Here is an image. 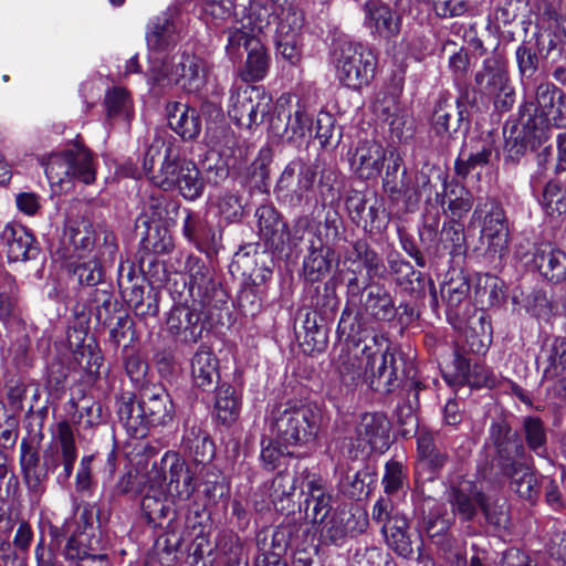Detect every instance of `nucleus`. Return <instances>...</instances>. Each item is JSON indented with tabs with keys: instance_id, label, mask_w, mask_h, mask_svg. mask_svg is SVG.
<instances>
[{
	"instance_id": "f257e3e1",
	"label": "nucleus",
	"mask_w": 566,
	"mask_h": 566,
	"mask_svg": "<svg viewBox=\"0 0 566 566\" xmlns=\"http://www.w3.org/2000/svg\"><path fill=\"white\" fill-rule=\"evenodd\" d=\"M345 344L334 360L338 396L368 384L376 391L389 392L398 379L396 349L381 333L367 329L361 321L344 310L337 327Z\"/></svg>"
},
{
	"instance_id": "f03ea898",
	"label": "nucleus",
	"mask_w": 566,
	"mask_h": 566,
	"mask_svg": "<svg viewBox=\"0 0 566 566\" xmlns=\"http://www.w3.org/2000/svg\"><path fill=\"white\" fill-rule=\"evenodd\" d=\"M185 271V287L189 298L185 297L171 307L166 318V331L175 342L195 344L207 329L208 314L205 307L213 298L217 283L212 271L199 256L188 255Z\"/></svg>"
},
{
	"instance_id": "7ed1b4c3",
	"label": "nucleus",
	"mask_w": 566,
	"mask_h": 566,
	"mask_svg": "<svg viewBox=\"0 0 566 566\" xmlns=\"http://www.w3.org/2000/svg\"><path fill=\"white\" fill-rule=\"evenodd\" d=\"M489 438L496 452L497 467L511 480V489L520 497L535 501L539 489L531 469L533 459L526 451V447L504 420L492 422Z\"/></svg>"
},
{
	"instance_id": "20e7f679",
	"label": "nucleus",
	"mask_w": 566,
	"mask_h": 566,
	"mask_svg": "<svg viewBox=\"0 0 566 566\" xmlns=\"http://www.w3.org/2000/svg\"><path fill=\"white\" fill-rule=\"evenodd\" d=\"M321 420L322 411L316 405L286 401L271 410L269 426L277 442L287 448L313 441Z\"/></svg>"
},
{
	"instance_id": "39448f33",
	"label": "nucleus",
	"mask_w": 566,
	"mask_h": 566,
	"mask_svg": "<svg viewBox=\"0 0 566 566\" xmlns=\"http://www.w3.org/2000/svg\"><path fill=\"white\" fill-rule=\"evenodd\" d=\"M206 76L205 61L184 51L165 60H154L147 73V84L150 90L179 86L188 93H197L203 87Z\"/></svg>"
},
{
	"instance_id": "423d86ee",
	"label": "nucleus",
	"mask_w": 566,
	"mask_h": 566,
	"mask_svg": "<svg viewBox=\"0 0 566 566\" xmlns=\"http://www.w3.org/2000/svg\"><path fill=\"white\" fill-rule=\"evenodd\" d=\"M46 178L52 187L67 191L73 181L90 185L96 178V164L92 151L78 140L42 159Z\"/></svg>"
},
{
	"instance_id": "0eeeda50",
	"label": "nucleus",
	"mask_w": 566,
	"mask_h": 566,
	"mask_svg": "<svg viewBox=\"0 0 566 566\" xmlns=\"http://www.w3.org/2000/svg\"><path fill=\"white\" fill-rule=\"evenodd\" d=\"M75 528L64 548V557L70 566H109L106 554L102 549L98 521L93 509L84 507L73 523L66 522V532Z\"/></svg>"
},
{
	"instance_id": "6e6552de",
	"label": "nucleus",
	"mask_w": 566,
	"mask_h": 566,
	"mask_svg": "<svg viewBox=\"0 0 566 566\" xmlns=\"http://www.w3.org/2000/svg\"><path fill=\"white\" fill-rule=\"evenodd\" d=\"M193 161L179 157L178 149L171 143L155 138L148 146L144 159L143 171L150 182L164 191H177L190 170Z\"/></svg>"
},
{
	"instance_id": "1a4fd4ad",
	"label": "nucleus",
	"mask_w": 566,
	"mask_h": 566,
	"mask_svg": "<svg viewBox=\"0 0 566 566\" xmlns=\"http://www.w3.org/2000/svg\"><path fill=\"white\" fill-rule=\"evenodd\" d=\"M332 59L337 78L349 88L359 90L375 76L377 56L367 44L339 40L334 45Z\"/></svg>"
},
{
	"instance_id": "9d476101",
	"label": "nucleus",
	"mask_w": 566,
	"mask_h": 566,
	"mask_svg": "<svg viewBox=\"0 0 566 566\" xmlns=\"http://www.w3.org/2000/svg\"><path fill=\"white\" fill-rule=\"evenodd\" d=\"M272 97L262 86L240 85L230 90L228 115L240 128L260 126L270 115Z\"/></svg>"
},
{
	"instance_id": "9b49d317",
	"label": "nucleus",
	"mask_w": 566,
	"mask_h": 566,
	"mask_svg": "<svg viewBox=\"0 0 566 566\" xmlns=\"http://www.w3.org/2000/svg\"><path fill=\"white\" fill-rule=\"evenodd\" d=\"M315 168L302 160L289 163L282 171L274 192L277 199L290 207H313L315 198Z\"/></svg>"
},
{
	"instance_id": "f8f14e48",
	"label": "nucleus",
	"mask_w": 566,
	"mask_h": 566,
	"mask_svg": "<svg viewBox=\"0 0 566 566\" xmlns=\"http://www.w3.org/2000/svg\"><path fill=\"white\" fill-rule=\"evenodd\" d=\"M166 473H168L169 479L167 495L174 501H188L196 490V483L186 460L178 453L168 451L159 462L153 464L148 476L151 482L157 483L158 488H163L167 479Z\"/></svg>"
},
{
	"instance_id": "ddd939ff",
	"label": "nucleus",
	"mask_w": 566,
	"mask_h": 566,
	"mask_svg": "<svg viewBox=\"0 0 566 566\" xmlns=\"http://www.w3.org/2000/svg\"><path fill=\"white\" fill-rule=\"evenodd\" d=\"M42 459L45 474L55 471L60 465L63 467L56 475V483L60 485L66 484L77 459L74 432L66 421L57 423L51 442L43 451Z\"/></svg>"
},
{
	"instance_id": "4468645a",
	"label": "nucleus",
	"mask_w": 566,
	"mask_h": 566,
	"mask_svg": "<svg viewBox=\"0 0 566 566\" xmlns=\"http://www.w3.org/2000/svg\"><path fill=\"white\" fill-rule=\"evenodd\" d=\"M303 23L298 9L292 6L281 9L274 34L276 55L293 66H297L303 56Z\"/></svg>"
},
{
	"instance_id": "2eb2a0df",
	"label": "nucleus",
	"mask_w": 566,
	"mask_h": 566,
	"mask_svg": "<svg viewBox=\"0 0 566 566\" xmlns=\"http://www.w3.org/2000/svg\"><path fill=\"white\" fill-rule=\"evenodd\" d=\"M473 217L482 221L481 240L486 253L502 259L509 249V228L502 207L492 199L479 201Z\"/></svg>"
},
{
	"instance_id": "dca6fc26",
	"label": "nucleus",
	"mask_w": 566,
	"mask_h": 566,
	"mask_svg": "<svg viewBox=\"0 0 566 566\" xmlns=\"http://www.w3.org/2000/svg\"><path fill=\"white\" fill-rule=\"evenodd\" d=\"M182 20L177 7H170L154 18L147 25L146 42L149 50V64L154 60H165L178 43Z\"/></svg>"
},
{
	"instance_id": "f3484780",
	"label": "nucleus",
	"mask_w": 566,
	"mask_h": 566,
	"mask_svg": "<svg viewBox=\"0 0 566 566\" xmlns=\"http://www.w3.org/2000/svg\"><path fill=\"white\" fill-rule=\"evenodd\" d=\"M479 92L493 101L496 109L509 111L515 102V93L507 73L502 64L495 60H485L483 67L475 75Z\"/></svg>"
},
{
	"instance_id": "a211bd4d",
	"label": "nucleus",
	"mask_w": 566,
	"mask_h": 566,
	"mask_svg": "<svg viewBox=\"0 0 566 566\" xmlns=\"http://www.w3.org/2000/svg\"><path fill=\"white\" fill-rule=\"evenodd\" d=\"M506 158L517 161L527 148L535 149L547 139V133L538 127L531 114H522L520 123L504 128Z\"/></svg>"
},
{
	"instance_id": "6ab92c4d",
	"label": "nucleus",
	"mask_w": 566,
	"mask_h": 566,
	"mask_svg": "<svg viewBox=\"0 0 566 566\" xmlns=\"http://www.w3.org/2000/svg\"><path fill=\"white\" fill-rule=\"evenodd\" d=\"M321 523V537L335 546H343L349 538L365 532L368 520L364 512L335 511Z\"/></svg>"
},
{
	"instance_id": "aec40b11",
	"label": "nucleus",
	"mask_w": 566,
	"mask_h": 566,
	"mask_svg": "<svg viewBox=\"0 0 566 566\" xmlns=\"http://www.w3.org/2000/svg\"><path fill=\"white\" fill-rule=\"evenodd\" d=\"M515 254L525 264H533L549 282L558 283L566 279V254L549 242L535 245L531 254L524 253L521 248Z\"/></svg>"
},
{
	"instance_id": "412c9836",
	"label": "nucleus",
	"mask_w": 566,
	"mask_h": 566,
	"mask_svg": "<svg viewBox=\"0 0 566 566\" xmlns=\"http://www.w3.org/2000/svg\"><path fill=\"white\" fill-rule=\"evenodd\" d=\"M363 13V24L371 35L390 39L400 32L401 19L385 1L367 0Z\"/></svg>"
},
{
	"instance_id": "4be33fe9",
	"label": "nucleus",
	"mask_w": 566,
	"mask_h": 566,
	"mask_svg": "<svg viewBox=\"0 0 566 566\" xmlns=\"http://www.w3.org/2000/svg\"><path fill=\"white\" fill-rule=\"evenodd\" d=\"M0 239L7 245V255L11 262L34 260L39 254L35 238L21 224L7 223L1 230Z\"/></svg>"
},
{
	"instance_id": "5701e85b",
	"label": "nucleus",
	"mask_w": 566,
	"mask_h": 566,
	"mask_svg": "<svg viewBox=\"0 0 566 566\" xmlns=\"http://www.w3.org/2000/svg\"><path fill=\"white\" fill-rule=\"evenodd\" d=\"M484 494L478 490L470 480H461L451 484L448 492V501L452 506V515H458L462 521H471L478 514L485 501Z\"/></svg>"
},
{
	"instance_id": "b1692460",
	"label": "nucleus",
	"mask_w": 566,
	"mask_h": 566,
	"mask_svg": "<svg viewBox=\"0 0 566 566\" xmlns=\"http://www.w3.org/2000/svg\"><path fill=\"white\" fill-rule=\"evenodd\" d=\"M106 123L112 127L128 130L135 117L134 101L130 93L122 87L114 86L106 91L104 97Z\"/></svg>"
},
{
	"instance_id": "393cba45",
	"label": "nucleus",
	"mask_w": 566,
	"mask_h": 566,
	"mask_svg": "<svg viewBox=\"0 0 566 566\" xmlns=\"http://www.w3.org/2000/svg\"><path fill=\"white\" fill-rule=\"evenodd\" d=\"M139 401L150 427L165 426L172 420V401L161 385L144 388Z\"/></svg>"
},
{
	"instance_id": "a878e982",
	"label": "nucleus",
	"mask_w": 566,
	"mask_h": 566,
	"mask_svg": "<svg viewBox=\"0 0 566 566\" xmlns=\"http://www.w3.org/2000/svg\"><path fill=\"white\" fill-rule=\"evenodd\" d=\"M302 493L306 495V510H312L311 516L314 522H324L332 515V495L319 475L307 473L302 483Z\"/></svg>"
},
{
	"instance_id": "bb28decb",
	"label": "nucleus",
	"mask_w": 566,
	"mask_h": 566,
	"mask_svg": "<svg viewBox=\"0 0 566 566\" xmlns=\"http://www.w3.org/2000/svg\"><path fill=\"white\" fill-rule=\"evenodd\" d=\"M169 127L184 140H191L201 132V118L196 108L180 103L169 102L166 106Z\"/></svg>"
},
{
	"instance_id": "cd10ccee",
	"label": "nucleus",
	"mask_w": 566,
	"mask_h": 566,
	"mask_svg": "<svg viewBox=\"0 0 566 566\" xmlns=\"http://www.w3.org/2000/svg\"><path fill=\"white\" fill-rule=\"evenodd\" d=\"M64 243L73 248V258L92 254L95 245V230L86 217H69L64 224Z\"/></svg>"
},
{
	"instance_id": "c85d7f7f",
	"label": "nucleus",
	"mask_w": 566,
	"mask_h": 566,
	"mask_svg": "<svg viewBox=\"0 0 566 566\" xmlns=\"http://www.w3.org/2000/svg\"><path fill=\"white\" fill-rule=\"evenodd\" d=\"M356 434L369 446L370 450L384 452L389 447V422L382 413H364L356 428Z\"/></svg>"
},
{
	"instance_id": "c756f323",
	"label": "nucleus",
	"mask_w": 566,
	"mask_h": 566,
	"mask_svg": "<svg viewBox=\"0 0 566 566\" xmlns=\"http://www.w3.org/2000/svg\"><path fill=\"white\" fill-rule=\"evenodd\" d=\"M386 149L381 144L370 140L361 143L353 157L352 166L363 179H374L379 176L386 159Z\"/></svg>"
},
{
	"instance_id": "7c9ffc66",
	"label": "nucleus",
	"mask_w": 566,
	"mask_h": 566,
	"mask_svg": "<svg viewBox=\"0 0 566 566\" xmlns=\"http://www.w3.org/2000/svg\"><path fill=\"white\" fill-rule=\"evenodd\" d=\"M182 234L199 251L208 252L218 244V234L214 228L198 212H192L189 209H186Z\"/></svg>"
},
{
	"instance_id": "2f4dec72",
	"label": "nucleus",
	"mask_w": 566,
	"mask_h": 566,
	"mask_svg": "<svg viewBox=\"0 0 566 566\" xmlns=\"http://www.w3.org/2000/svg\"><path fill=\"white\" fill-rule=\"evenodd\" d=\"M453 523V515L448 512L446 504L433 499L423 503L421 530L434 541L441 543Z\"/></svg>"
},
{
	"instance_id": "473e14b6",
	"label": "nucleus",
	"mask_w": 566,
	"mask_h": 566,
	"mask_svg": "<svg viewBox=\"0 0 566 566\" xmlns=\"http://www.w3.org/2000/svg\"><path fill=\"white\" fill-rule=\"evenodd\" d=\"M0 322L10 329L20 323L18 289L12 275L0 269Z\"/></svg>"
},
{
	"instance_id": "72a5a7b5",
	"label": "nucleus",
	"mask_w": 566,
	"mask_h": 566,
	"mask_svg": "<svg viewBox=\"0 0 566 566\" xmlns=\"http://www.w3.org/2000/svg\"><path fill=\"white\" fill-rule=\"evenodd\" d=\"M118 417L127 432L135 437H144L150 427L144 408L133 395H123L118 400Z\"/></svg>"
},
{
	"instance_id": "f704fd0d",
	"label": "nucleus",
	"mask_w": 566,
	"mask_h": 566,
	"mask_svg": "<svg viewBox=\"0 0 566 566\" xmlns=\"http://www.w3.org/2000/svg\"><path fill=\"white\" fill-rule=\"evenodd\" d=\"M259 235L266 244L279 247L283 243L286 224L277 210L271 205H263L255 211Z\"/></svg>"
},
{
	"instance_id": "c9c22d12",
	"label": "nucleus",
	"mask_w": 566,
	"mask_h": 566,
	"mask_svg": "<svg viewBox=\"0 0 566 566\" xmlns=\"http://www.w3.org/2000/svg\"><path fill=\"white\" fill-rule=\"evenodd\" d=\"M317 240L308 245V254L303 261L304 276L310 282H318L324 279L332 269L333 251L323 242L316 244Z\"/></svg>"
},
{
	"instance_id": "e433bc0d",
	"label": "nucleus",
	"mask_w": 566,
	"mask_h": 566,
	"mask_svg": "<svg viewBox=\"0 0 566 566\" xmlns=\"http://www.w3.org/2000/svg\"><path fill=\"white\" fill-rule=\"evenodd\" d=\"M191 375L196 386L208 389L219 378L218 358L208 347H200L191 360Z\"/></svg>"
},
{
	"instance_id": "4c0bfd02",
	"label": "nucleus",
	"mask_w": 566,
	"mask_h": 566,
	"mask_svg": "<svg viewBox=\"0 0 566 566\" xmlns=\"http://www.w3.org/2000/svg\"><path fill=\"white\" fill-rule=\"evenodd\" d=\"M69 272L80 285L96 286L104 280L102 261L96 253L78 254L67 264Z\"/></svg>"
},
{
	"instance_id": "58836bf2",
	"label": "nucleus",
	"mask_w": 566,
	"mask_h": 566,
	"mask_svg": "<svg viewBox=\"0 0 566 566\" xmlns=\"http://www.w3.org/2000/svg\"><path fill=\"white\" fill-rule=\"evenodd\" d=\"M437 201L442 206L447 203L452 219H461L465 216L473 205L472 195L461 184L457 181H444L443 193H437Z\"/></svg>"
},
{
	"instance_id": "ea45409f",
	"label": "nucleus",
	"mask_w": 566,
	"mask_h": 566,
	"mask_svg": "<svg viewBox=\"0 0 566 566\" xmlns=\"http://www.w3.org/2000/svg\"><path fill=\"white\" fill-rule=\"evenodd\" d=\"M366 312L377 321L390 322L397 315V307L390 293L380 285L369 286L364 302Z\"/></svg>"
},
{
	"instance_id": "a19ab883",
	"label": "nucleus",
	"mask_w": 566,
	"mask_h": 566,
	"mask_svg": "<svg viewBox=\"0 0 566 566\" xmlns=\"http://www.w3.org/2000/svg\"><path fill=\"white\" fill-rule=\"evenodd\" d=\"M140 507L147 523L154 526L160 525L161 521L167 517L170 509L163 488H158L156 482H151L148 475L147 490L143 496Z\"/></svg>"
},
{
	"instance_id": "79ce46f5",
	"label": "nucleus",
	"mask_w": 566,
	"mask_h": 566,
	"mask_svg": "<svg viewBox=\"0 0 566 566\" xmlns=\"http://www.w3.org/2000/svg\"><path fill=\"white\" fill-rule=\"evenodd\" d=\"M276 14V2L271 0H253L250 4L249 13L244 21L241 22L242 28L254 33L258 38L259 33L265 31L272 21L279 22Z\"/></svg>"
},
{
	"instance_id": "37998d69",
	"label": "nucleus",
	"mask_w": 566,
	"mask_h": 566,
	"mask_svg": "<svg viewBox=\"0 0 566 566\" xmlns=\"http://www.w3.org/2000/svg\"><path fill=\"white\" fill-rule=\"evenodd\" d=\"M408 521L405 516L392 515L387 523L382 525V533L387 545L402 557H409L412 554L410 537L407 533Z\"/></svg>"
},
{
	"instance_id": "c03bdc74",
	"label": "nucleus",
	"mask_w": 566,
	"mask_h": 566,
	"mask_svg": "<svg viewBox=\"0 0 566 566\" xmlns=\"http://www.w3.org/2000/svg\"><path fill=\"white\" fill-rule=\"evenodd\" d=\"M521 433L530 451L538 457L547 453V429L536 416H525L521 420Z\"/></svg>"
},
{
	"instance_id": "a18cd8bd",
	"label": "nucleus",
	"mask_w": 566,
	"mask_h": 566,
	"mask_svg": "<svg viewBox=\"0 0 566 566\" xmlns=\"http://www.w3.org/2000/svg\"><path fill=\"white\" fill-rule=\"evenodd\" d=\"M442 300L447 303L448 314H460L462 305L469 303L470 283L461 274L450 277L440 287Z\"/></svg>"
},
{
	"instance_id": "49530a36",
	"label": "nucleus",
	"mask_w": 566,
	"mask_h": 566,
	"mask_svg": "<svg viewBox=\"0 0 566 566\" xmlns=\"http://www.w3.org/2000/svg\"><path fill=\"white\" fill-rule=\"evenodd\" d=\"M565 97L564 93L552 83H542L536 88V103L525 104L521 108V115H532L536 122Z\"/></svg>"
},
{
	"instance_id": "de8ad7c7",
	"label": "nucleus",
	"mask_w": 566,
	"mask_h": 566,
	"mask_svg": "<svg viewBox=\"0 0 566 566\" xmlns=\"http://www.w3.org/2000/svg\"><path fill=\"white\" fill-rule=\"evenodd\" d=\"M241 399L234 387L231 385H221L216 395V412L218 419L226 424L232 423L239 416Z\"/></svg>"
},
{
	"instance_id": "09e8293b",
	"label": "nucleus",
	"mask_w": 566,
	"mask_h": 566,
	"mask_svg": "<svg viewBox=\"0 0 566 566\" xmlns=\"http://www.w3.org/2000/svg\"><path fill=\"white\" fill-rule=\"evenodd\" d=\"M251 44L252 46L247 51L248 57L243 77L245 81L258 82L263 80L268 74L270 57L259 39Z\"/></svg>"
},
{
	"instance_id": "8fccbe9b",
	"label": "nucleus",
	"mask_w": 566,
	"mask_h": 566,
	"mask_svg": "<svg viewBox=\"0 0 566 566\" xmlns=\"http://www.w3.org/2000/svg\"><path fill=\"white\" fill-rule=\"evenodd\" d=\"M539 203L546 214L560 216L566 212V189L556 180L548 181L542 193Z\"/></svg>"
},
{
	"instance_id": "3c124183",
	"label": "nucleus",
	"mask_w": 566,
	"mask_h": 566,
	"mask_svg": "<svg viewBox=\"0 0 566 566\" xmlns=\"http://www.w3.org/2000/svg\"><path fill=\"white\" fill-rule=\"evenodd\" d=\"M217 554L224 566H239L242 555V542L232 532L222 533L216 545Z\"/></svg>"
},
{
	"instance_id": "603ef678",
	"label": "nucleus",
	"mask_w": 566,
	"mask_h": 566,
	"mask_svg": "<svg viewBox=\"0 0 566 566\" xmlns=\"http://www.w3.org/2000/svg\"><path fill=\"white\" fill-rule=\"evenodd\" d=\"M547 366L543 371L546 380L555 379L566 373V338L556 337L549 345Z\"/></svg>"
},
{
	"instance_id": "864d4df0",
	"label": "nucleus",
	"mask_w": 566,
	"mask_h": 566,
	"mask_svg": "<svg viewBox=\"0 0 566 566\" xmlns=\"http://www.w3.org/2000/svg\"><path fill=\"white\" fill-rule=\"evenodd\" d=\"M440 242L443 249L449 250L452 256L463 254L465 252L463 226L457 220L446 222L440 233Z\"/></svg>"
},
{
	"instance_id": "5fc2aeb1",
	"label": "nucleus",
	"mask_w": 566,
	"mask_h": 566,
	"mask_svg": "<svg viewBox=\"0 0 566 566\" xmlns=\"http://www.w3.org/2000/svg\"><path fill=\"white\" fill-rule=\"evenodd\" d=\"M290 240L296 247L302 241H307L308 245L317 240L316 244L323 242L319 233V226L308 216L298 217L292 226Z\"/></svg>"
},
{
	"instance_id": "6e6d98bb",
	"label": "nucleus",
	"mask_w": 566,
	"mask_h": 566,
	"mask_svg": "<svg viewBox=\"0 0 566 566\" xmlns=\"http://www.w3.org/2000/svg\"><path fill=\"white\" fill-rule=\"evenodd\" d=\"M102 406L92 398H83L75 405L73 421L82 428H92L102 422Z\"/></svg>"
},
{
	"instance_id": "4d7b16f0",
	"label": "nucleus",
	"mask_w": 566,
	"mask_h": 566,
	"mask_svg": "<svg viewBox=\"0 0 566 566\" xmlns=\"http://www.w3.org/2000/svg\"><path fill=\"white\" fill-rule=\"evenodd\" d=\"M258 38L254 33L243 29L242 25L235 27L229 30L228 44L226 46L227 55L230 60L237 61L241 59L244 49L248 51L252 46V42L256 41Z\"/></svg>"
},
{
	"instance_id": "13d9d810",
	"label": "nucleus",
	"mask_w": 566,
	"mask_h": 566,
	"mask_svg": "<svg viewBox=\"0 0 566 566\" xmlns=\"http://www.w3.org/2000/svg\"><path fill=\"white\" fill-rule=\"evenodd\" d=\"M482 512L486 522L496 530H507L510 526L509 505L505 499H496L490 502L485 499Z\"/></svg>"
},
{
	"instance_id": "bf43d9fd",
	"label": "nucleus",
	"mask_w": 566,
	"mask_h": 566,
	"mask_svg": "<svg viewBox=\"0 0 566 566\" xmlns=\"http://www.w3.org/2000/svg\"><path fill=\"white\" fill-rule=\"evenodd\" d=\"M205 191V181L201 172L193 163L190 170L186 171V178L180 186L178 193L187 201L198 200Z\"/></svg>"
},
{
	"instance_id": "052dcab7",
	"label": "nucleus",
	"mask_w": 566,
	"mask_h": 566,
	"mask_svg": "<svg viewBox=\"0 0 566 566\" xmlns=\"http://www.w3.org/2000/svg\"><path fill=\"white\" fill-rule=\"evenodd\" d=\"M520 73L523 77H531L538 67L536 44L532 41H524L515 52Z\"/></svg>"
},
{
	"instance_id": "680f3d73",
	"label": "nucleus",
	"mask_w": 566,
	"mask_h": 566,
	"mask_svg": "<svg viewBox=\"0 0 566 566\" xmlns=\"http://www.w3.org/2000/svg\"><path fill=\"white\" fill-rule=\"evenodd\" d=\"M51 543L45 545L43 537L40 538L35 547L36 566H55V551L60 546V530L55 526L50 527Z\"/></svg>"
},
{
	"instance_id": "e2e57ef3",
	"label": "nucleus",
	"mask_w": 566,
	"mask_h": 566,
	"mask_svg": "<svg viewBox=\"0 0 566 566\" xmlns=\"http://www.w3.org/2000/svg\"><path fill=\"white\" fill-rule=\"evenodd\" d=\"M492 154H493L492 146L490 144L483 145V147L480 150H478L473 154H470L468 159H465V160L458 159L455 161L457 174L464 178L471 171H474L479 168L486 166L490 163Z\"/></svg>"
},
{
	"instance_id": "0e129e2a",
	"label": "nucleus",
	"mask_w": 566,
	"mask_h": 566,
	"mask_svg": "<svg viewBox=\"0 0 566 566\" xmlns=\"http://www.w3.org/2000/svg\"><path fill=\"white\" fill-rule=\"evenodd\" d=\"M311 117L301 106H297L293 114L287 115V122L283 130L289 139L302 138L311 130Z\"/></svg>"
},
{
	"instance_id": "69168bd1",
	"label": "nucleus",
	"mask_w": 566,
	"mask_h": 566,
	"mask_svg": "<svg viewBox=\"0 0 566 566\" xmlns=\"http://www.w3.org/2000/svg\"><path fill=\"white\" fill-rule=\"evenodd\" d=\"M454 103L450 97H441L436 104L432 124L438 134L448 133L450 130V119L453 115Z\"/></svg>"
},
{
	"instance_id": "338daca9",
	"label": "nucleus",
	"mask_w": 566,
	"mask_h": 566,
	"mask_svg": "<svg viewBox=\"0 0 566 566\" xmlns=\"http://www.w3.org/2000/svg\"><path fill=\"white\" fill-rule=\"evenodd\" d=\"M20 465L22 474L45 472L43 463L40 464V454L38 449L25 439L20 443Z\"/></svg>"
},
{
	"instance_id": "774afa93",
	"label": "nucleus",
	"mask_w": 566,
	"mask_h": 566,
	"mask_svg": "<svg viewBox=\"0 0 566 566\" xmlns=\"http://www.w3.org/2000/svg\"><path fill=\"white\" fill-rule=\"evenodd\" d=\"M46 479L48 474H45V472L23 474V480L28 490L29 503L32 509H35L40 504L41 499L45 493Z\"/></svg>"
}]
</instances>
